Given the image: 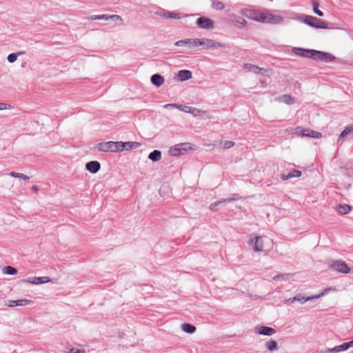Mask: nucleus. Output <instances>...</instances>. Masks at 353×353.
<instances>
[{"mask_svg": "<svg viewBox=\"0 0 353 353\" xmlns=\"http://www.w3.org/2000/svg\"><path fill=\"white\" fill-rule=\"evenodd\" d=\"M292 52L296 55L311 58L315 61H321L325 63L333 62L336 59V57L330 53L316 50L294 48Z\"/></svg>", "mask_w": 353, "mask_h": 353, "instance_id": "1", "label": "nucleus"}, {"mask_svg": "<svg viewBox=\"0 0 353 353\" xmlns=\"http://www.w3.org/2000/svg\"><path fill=\"white\" fill-rule=\"evenodd\" d=\"M329 289H325L322 292H321L319 294L305 297L303 296L302 294H297L296 296L290 298L285 301V303L288 305H290L294 303L295 301L299 302L301 304H303L307 301H313L315 299H318L321 298V296H324L327 292H329Z\"/></svg>", "mask_w": 353, "mask_h": 353, "instance_id": "2", "label": "nucleus"}, {"mask_svg": "<svg viewBox=\"0 0 353 353\" xmlns=\"http://www.w3.org/2000/svg\"><path fill=\"white\" fill-rule=\"evenodd\" d=\"M201 46L203 49H211L216 48H229L228 45L217 42L210 39H196V47Z\"/></svg>", "mask_w": 353, "mask_h": 353, "instance_id": "3", "label": "nucleus"}, {"mask_svg": "<svg viewBox=\"0 0 353 353\" xmlns=\"http://www.w3.org/2000/svg\"><path fill=\"white\" fill-rule=\"evenodd\" d=\"M287 132L299 134L301 137H308L316 139H319L322 137L321 133L310 130V129H301L300 127L296 128L287 129Z\"/></svg>", "mask_w": 353, "mask_h": 353, "instance_id": "4", "label": "nucleus"}, {"mask_svg": "<svg viewBox=\"0 0 353 353\" xmlns=\"http://www.w3.org/2000/svg\"><path fill=\"white\" fill-rule=\"evenodd\" d=\"M305 24L316 28L327 29V23L321 19L310 15H304L303 21Z\"/></svg>", "mask_w": 353, "mask_h": 353, "instance_id": "5", "label": "nucleus"}, {"mask_svg": "<svg viewBox=\"0 0 353 353\" xmlns=\"http://www.w3.org/2000/svg\"><path fill=\"white\" fill-rule=\"evenodd\" d=\"M192 145L190 143H179L170 148L169 152L172 156H180L184 154L187 151L192 150Z\"/></svg>", "mask_w": 353, "mask_h": 353, "instance_id": "6", "label": "nucleus"}, {"mask_svg": "<svg viewBox=\"0 0 353 353\" xmlns=\"http://www.w3.org/2000/svg\"><path fill=\"white\" fill-rule=\"evenodd\" d=\"M241 14L248 19L263 23L264 12L252 9H243L241 10Z\"/></svg>", "mask_w": 353, "mask_h": 353, "instance_id": "7", "label": "nucleus"}, {"mask_svg": "<svg viewBox=\"0 0 353 353\" xmlns=\"http://www.w3.org/2000/svg\"><path fill=\"white\" fill-rule=\"evenodd\" d=\"M164 108H176L180 110L181 111H183V112H185L187 113H190V114H193L194 117L199 116L200 113H201V110L196 108L187 106V105H177L176 103L165 104L164 105Z\"/></svg>", "mask_w": 353, "mask_h": 353, "instance_id": "8", "label": "nucleus"}, {"mask_svg": "<svg viewBox=\"0 0 353 353\" xmlns=\"http://www.w3.org/2000/svg\"><path fill=\"white\" fill-rule=\"evenodd\" d=\"M330 268L332 270L343 274H347L350 272V268L346 263L342 260L333 261L330 264Z\"/></svg>", "mask_w": 353, "mask_h": 353, "instance_id": "9", "label": "nucleus"}, {"mask_svg": "<svg viewBox=\"0 0 353 353\" xmlns=\"http://www.w3.org/2000/svg\"><path fill=\"white\" fill-rule=\"evenodd\" d=\"M283 18L279 15H274L268 12H264L263 23L279 24L282 23Z\"/></svg>", "mask_w": 353, "mask_h": 353, "instance_id": "10", "label": "nucleus"}, {"mask_svg": "<svg viewBox=\"0 0 353 353\" xmlns=\"http://www.w3.org/2000/svg\"><path fill=\"white\" fill-rule=\"evenodd\" d=\"M196 23L202 29L211 30L214 28V22L210 19L205 17L198 18Z\"/></svg>", "mask_w": 353, "mask_h": 353, "instance_id": "11", "label": "nucleus"}, {"mask_svg": "<svg viewBox=\"0 0 353 353\" xmlns=\"http://www.w3.org/2000/svg\"><path fill=\"white\" fill-rule=\"evenodd\" d=\"M51 281V279L48 276H41V277H30L28 279L23 280V282L29 283L34 285H39L43 283H46Z\"/></svg>", "mask_w": 353, "mask_h": 353, "instance_id": "12", "label": "nucleus"}, {"mask_svg": "<svg viewBox=\"0 0 353 353\" xmlns=\"http://www.w3.org/2000/svg\"><path fill=\"white\" fill-rule=\"evenodd\" d=\"M114 141L102 142L97 144V148L101 152H114Z\"/></svg>", "mask_w": 353, "mask_h": 353, "instance_id": "13", "label": "nucleus"}, {"mask_svg": "<svg viewBox=\"0 0 353 353\" xmlns=\"http://www.w3.org/2000/svg\"><path fill=\"white\" fill-rule=\"evenodd\" d=\"M174 45L178 47L188 46L190 48L196 47V39H185L177 41Z\"/></svg>", "mask_w": 353, "mask_h": 353, "instance_id": "14", "label": "nucleus"}, {"mask_svg": "<svg viewBox=\"0 0 353 353\" xmlns=\"http://www.w3.org/2000/svg\"><path fill=\"white\" fill-rule=\"evenodd\" d=\"M243 68L247 72H253L255 74H264L266 70L263 68H259L257 65L251 63H245Z\"/></svg>", "mask_w": 353, "mask_h": 353, "instance_id": "15", "label": "nucleus"}, {"mask_svg": "<svg viewBox=\"0 0 353 353\" xmlns=\"http://www.w3.org/2000/svg\"><path fill=\"white\" fill-rule=\"evenodd\" d=\"M256 333L265 335V336H272L276 332V330L272 327L267 326H261L256 328Z\"/></svg>", "mask_w": 353, "mask_h": 353, "instance_id": "16", "label": "nucleus"}, {"mask_svg": "<svg viewBox=\"0 0 353 353\" xmlns=\"http://www.w3.org/2000/svg\"><path fill=\"white\" fill-rule=\"evenodd\" d=\"M85 168L91 173H97L101 168V164L99 161H92L86 163Z\"/></svg>", "mask_w": 353, "mask_h": 353, "instance_id": "17", "label": "nucleus"}, {"mask_svg": "<svg viewBox=\"0 0 353 353\" xmlns=\"http://www.w3.org/2000/svg\"><path fill=\"white\" fill-rule=\"evenodd\" d=\"M164 81V77L159 74H154L151 77V83L157 87L162 85Z\"/></svg>", "mask_w": 353, "mask_h": 353, "instance_id": "18", "label": "nucleus"}, {"mask_svg": "<svg viewBox=\"0 0 353 353\" xmlns=\"http://www.w3.org/2000/svg\"><path fill=\"white\" fill-rule=\"evenodd\" d=\"M301 175V172L298 170H293L290 171L288 174H282L281 179L283 181L288 180L294 177H299Z\"/></svg>", "mask_w": 353, "mask_h": 353, "instance_id": "19", "label": "nucleus"}, {"mask_svg": "<svg viewBox=\"0 0 353 353\" xmlns=\"http://www.w3.org/2000/svg\"><path fill=\"white\" fill-rule=\"evenodd\" d=\"M177 76L180 81H187L192 78V72L188 70H181L179 71Z\"/></svg>", "mask_w": 353, "mask_h": 353, "instance_id": "20", "label": "nucleus"}, {"mask_svg": "<svg viewBox=\"0 0 353 353\" xmlns=\"http://www.w3.org/2000/svg\"><path fill=\"white\" fill-rule=\"evenodd\" d=\"M99 20L104 19V20H108L112 19L115 21H119L120 24L123 23V19L122 18L117 14H112V15H108V14H100L99 15Z\"/></svg>", "mask_w": 353, "mask_h": 353, "instance_id": "21", "label": "nucleus"}, {"mask_svg": "<svg viewBox=\"0 0 353 353\" xmlns=\"http://www.w3.org/2000/svg\"><path fill=\"white\" fill-rule=\"evenodd\" d=\"M235 200H236V199H234V198L223 199L221 200H219L218 201L212 203L210 205V208L212 211H216V210H218V205H220L221 203H230V202H232V201H235Z\"/></svg>", "mask_w": 353, "mask_h": 353, "instance_id": "22", "label": "nucleus"}, {"mask_svg": "<svg viewBox=\"0 0 353 353\" xmlns=\"http://www.w3.org/2000/svg\"><path fill=\"white\" fill-rule=\"evenodd\" d=\"M31 301L27 299H19L16 301H9L8 306L12 307L15 306H24L30 303Z\"/></svg>", "mask_w": 353, "mask_h": 353, "instance_id": "23", "label": "nucleus"}, {"mask_svg": "<svg viewBox=\"0 0 353 353\" xmlns=\"http://www.w3.org/2000/svg\"><path fill=\"white\" fill-rule=\"evenodd\" d=\"M253 250L255 252H261L263 250V243L260 236H256L254 242Z\"/></svg>", "mask_w": 353, "mask_h": 353, "instance_id": "24", "label": "nucleus"}, {"mask_svg": "<svg viewBox=\"0 0 353 353\" xmlns=\"http://www.w3.org/2000/svg\"><path fill=\"white\" fill-rule=\"evenodd\" d=\"M161 158V152L159 150H154L152 152L150 153L148 156V159L152 161H158Z\"/></svg>", "mask_w": 353, "mask_h": 353, "instance_id": "25", "label": "nucleus"}, {"mask_svg": "<svg viewBox=\"0 0 353 353\" xmlns=\"http://www.w3.org/2000/svg\"><path fill=\"white\" fill-rule=\"evenodd\" d=\"M353 132V123L352 124H350L348 125H347L345 129L341 132L340 136H339V138L338 139V142L340 141V140L347 136L348 134H350V132Z\"/></svg>", "mask_w": 353, "mask_h": 353, "instance_id": "26", "label": "nucleus"}, {"mask_svg": "<svg viewBox=\"0 0 353 353\" xmlns=\"http://www.w3.org/2000/svg\"><path fill=\"white\" fill-rule=\"evenodd\" d=\"M313 12L319 17L323 16V12L319 9V2L317 0L311 1Z\"/></svg>", "mask_w": 353, "mask_h": 353, "instance_id": "27", "label": "nucleus"}, {"mask_svg": "<svg viewBox=\"0 0 353 353\" xmlns=\"http://www.w3.org/2000/svg\"><path fill=\"white\" fill-rule=\"evenodd\" d=\"M336 210L339 213L346 214L351 210V207L346 204L339 205Z\"/></svg>", "mask_w": 353, "mask_h": 353, "instance_id": "28", "label": "nucleus"}, {"mask_svg": "<svg viewBox=\"0 0 353 353\" xmlns=\"http://www.w3.org/2000/svg\"><path fill=\"white\" fill-rule=\"evenodd\" d=\"M182 330L188 334H193L196 331V327L189 323H184L182 325Z\"/></svg>", "mask_w": 353, "mask_h": 353, "instance_id": "29", "label": "nucleus"}, {"mask_svg": "<svg viewBox=\"0 0 353 353\" xmlns=\"http://www.w3.org/2000/svg\"><path fill=\"white\" fill-rule=\"evenodd\" d=\"M159 14L166 19H180L181 17L180 14L176 12H161Z\"/></svg>", "mask_w": 353, "mask_h": 353, "instance_id": "30", "label": "nucleus"}, {"mask_svg": "<svg viewBox=\"0 0 353 353\" xmlns=\"http://www.w3.org/2000/svg\"><path fill=\"white\" fill-rule=\"evenodd\" d=\"M24 54H25L24 51H19L17 52L11 53L8 56V58H7L8 61L10 63H14L17 60L19 55H22Z\"/></svg>", "mask_w": 353, "mask_h": 353, "instance_id": "31", "label": "nucleus"}, {"mask_svg": "<svg viewBox=\"0 0 353 353\" xmlns=\"http://www.w3.org/2000/svg\"><path fill=\"white\" fill-rule=\"evenodd\" d=\"M123 145H125V150H129L137 148L138 147L140 146V143L138 142H134V141H132V142L128 141V142H124Z\"/></svg>", "mask_w": 353, "mask_h": 353, "instance_id": "32", "label": "nucleus"}, {"mask_svg": "<svg viewBox=\"0 0 353 353\" xmlns=\"http://www.w3.org/2000/svg\"><path fill=\"white\" fill-rule=\"evenodd\" d=\"M212 6L214 9L217 10H222L225 8L224 4L219 0H212Z\"/></svg>", "mask_w": 353, "mask_h": 353, "instance_id": "33", "label": "nucleus"}, {"mask_svg": "<svg viewBox=\"0 0 353 353\" xmlns=\"http://www.w3.org/2000/svg\"><path fill=\"white\" fill-rule=\"evenodd\" d=\"M124 142L123 141H114V152H121L125 150Z\"/></svg>", "mask_w": 353, "mask_h": 353, "instance_id": "34", "label": "nucleus"}, {"mask_svg": "<svg viewBox=\"0 0 353 353\" xmlns=\"http://www.w3.org/2000/svg\"><path fill=\"white\" fill-rule=\"evenodd\" d=\"M265 347L271 352L277 350V343L274 340H270L265 343Z\"/></svg>", "mask_w": 353, "mask_h": 353, "instance_id": "35", "label": "nucleus"}, {"mask_svg": "<svg viewBox=\"0 0 353 353\" xmlns=\"http://www.w3.org/2000/svg\"><path fill=\"white\" fill-rule=\"evenodd\" d=\"M4 273L9 275H15L17 273V270L12 266H6L4 268Z\"/></svg>", "mask_w": 353, "mask_h": 353, "instance_id": "36", "label": "nucleus"}, {"mask_svg": "<svg viewBox=\"0 0 353 353\" xmlns=\"http://www.w3.org/2000/svg\"><path fill=\"white\" fill-rule=\"evenodd\" d=\"M10 176H12V177H14V178H19V179H23V180H26V181H28L29 180V177L22 173H18V172H12L9 174Z\"/></svg>", "mask_w": 353, "mask_h": 353, "instance_id": "37", "label": "nucleus"}, {"mask_svg": "<svg viewBox=\"0 0 353 353\" xmlns=\"http://www.w3.org/2000/svg\"><path fill=\"white\" fill-rule=\"evenodd\" d=\"M281 101L287 104H293L294 103V98L290 95L284 94L281 97Z\"/></svg>", "mask_w": 353, "mask_h": 353, "instance_id": "38", "label": "nucleus"}, {"mask_svg": "<svg viewBox=\"0 0 353 353\" xmlns=\"http://www.w3.org/2000/svg\"><path fill=\"white\" fill-rule=\"evenodd\" d=\"M234 145V143L232 141H225L223 143V148L224 149H229L232 147H233Z\"/></svg>", "mask_w": 353, "mask_h": 353, "instance_id": "39", "label": "nucleus"}, {"mask_svg": "<svg viewBox=\"0 0 353 353\" xmlns=\"http://www.w3.org/2000/svg\"><path fill=\"white\" fill-rule=\"evenodd\" d=\"M342 352V350H341L340 345L335 346L333 348H330L327 350V352H330V353H336V352Z\"/></svg>", "mask_w": 353, "mask_h": 353, "instance_id": "40", "label": "nucleus"}, {"mask_svg": "<svg viewBox=\"0 0 353 353\" xmlns=\"http://www.w3.org/2000/svg\"><path fill=\"white\" fill-rule=\"evenodd\" d=\"M11 108V105H8L7 103H0V110H6V109H10Z\"/></svg>", "mask_w": 353, "mask_h": 353, "instance_id": "41", "label": "nucleus"}, {"mask_svg": "<svg viewBox=\"0 0 353 353\" xmlns=\"http://www.w3.org/2000/svg\"><path fill=\"white\" fill-rule=\"evenodd\" d=\"M68 353H85L84 350H79V349H71Z\"/></svg>", "mask_w": 353, "mask_h": 353, "instance_id": "42", "label": "nucleus"}, {"mask_svg": "<svg viewBox=\"0 0 353 353\" xmlns=\"http://www.w3.org/2000/svg\"><path fill=\"white\" fill-rule=\"evenodd\" d=\"M348 344H349V343H347H347H343V344L340 345V346H341V350H342V352H343V351H345V350H347L348 348H350V347H349Z\"/></svg>", "mask_w": 353, "mask_h": 353, "instance_id": "43", "label": "nucleus"}, {"mask_svg": "<svg viewBox=\"0 0 353 353\" xmlns=\"http://www.w3.org/2000/svg\"><path fill=\"white\" fill-rule=\"evenodd\" d=\"M238 22L243 26H245L247 23L246 21L244 19H240V20L238 21Z\"/></svg>", "mask_w": 353, "mask_h": 353, "instance_id": "44", "label": "nucleus"}, {"mask_svg": "<svg viewBox=\"0 0 353 353\" xmlns=\"http://www.w3.org/2000/svg\"><path fill=\"white\" fill-rule=\"evenodd\" d=\"M99 15H92L90 17V19L91 20H97V19H99Z\"/></svg>", "mask_w": 353, "mask_h": 353, "instance_id": "45", "label": "nucleus"}, {"mask_svg": "<svg viewBox=\"0 0 353 353\" xmlns=\"http://www.w3.org/2000/svg\"><path fill=\"white\" fill-rule=\"evenodd\" d=\"M32 190L34 192L37 191L39 189H38V187L37 185H33L32 187Z\"/></svg>", "mask_w": 353, "mask_h": 353, "instance_id": "46", "label": "nucleus"}, {"mask_svg": "<svg viewBox=\"0 0 353 353\" xmlns=\"http://www.w3.org/2000/svg\"><path fill=\"white\" fill-rule=\"evenodd\" d=\"M347 343H349V344H348L349 347H353V340H352V341H351L347 342Z\"/></svg>", "mask_w": 353, "mask_h": 353, "instance_id": "47", "label": "nucleus"}, {"mask_svg": "<svg viewBox=\"0 0 353 353\" xmlns=\"http://www.w3.org/2000/svg\"><path fill=\"white\" fill-rule=\"evenodd\" d=\"M281 276V275H276V276L274 277V279H280Z\"/></svg>", "mask_w": 353, "mask_h": 353, "instance_id": "48", "label": "nucleus"}]
</instances>
